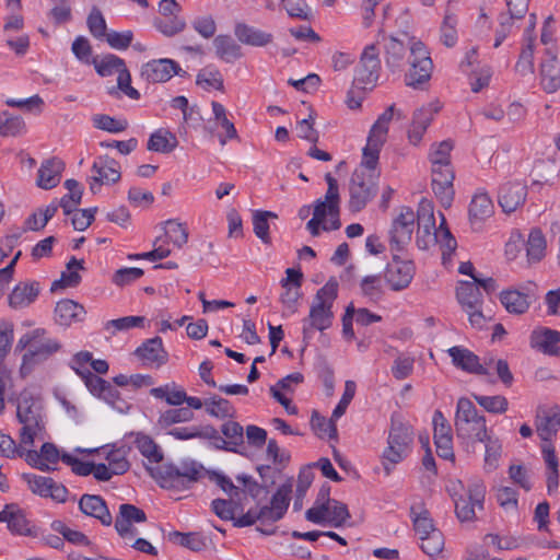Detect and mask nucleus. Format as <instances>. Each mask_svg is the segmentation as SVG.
<instances>
[{
  "mask_svg": "<svg viewBox=\"0 0 560 560\" xmlns=\"http://www.w3.org/2000/svg\"><path fill=\"white\" fill-rule=\"evenodd\" d=\"M384 59L392 71H400L409 65L406 84L416 88L432 74L433 62L425 45L417 37L401 33L398 36L382 35Z\"/></svg>",
  "mask_w": 560,
  "mask_h": 560,
  "instance_id": "1",
  "label": "nucleus"
},
{
  "mask_svg": "<svg viewBox=\"0 0 560 560\" xmlns=\"http://www.w3.org/2000/svg\"><path fill=\"white\" fill-rule=\"evenodd\" d=\"M416 243L417 246L423 250L439 244L444 258L446 255H451L457 245L456 240L445 226V218L443 214H441L440 226H435L433 203L425 198L421 199L418 206V232Z\"/></svg>",
  "mask_w": 560,
  "mask_h": 560,
  "instance_id": "2",
  "label": "nucleus"
},
{
  "mask_svg": "<svg viewBox=\"0 0 560 560\" xmlns=\"http://www.w3.org/2000/svg\"><path fill=\"white\" fill-rule=\"evenodd\" d=\"M338 294V283L327 281L315 294L310 312L302 319V335L305 340L313 337L315 331H324L331 327L334 320L332 305Z\"/></svg>",
  "mask_w": 560,
  "mask_h": 560,
  "instance_id": "3",
  "label": "nucleus"
},
{
  "mask_svg": "<svg viewBox=\"0 0 560 560\" xmlns=\"http://www.w3.org/2000/svg\"><path fill=\"white\" fill-rule=\"evenodd\" d=\"M328 185L324 199H318L314 206L313 218L306 223V229L313 236H318L320 231H334L340 228L339 188L331 174H326Z\"/></svg>",
  "mask_w": 560,
  "mask_h": 560,
  "instance_id": "4",
  "label": "nucleus"
},
{
  "mask_svg": "<svg viewBox=\"0 0 560 560\" xmlns=\"http://www.w3.org/2000/svg\"><path fill=\"white\" fill-rule=\"evenodd\" d=\"M305 517L314 524L339 527L350 518V514L346 504L330 498V487L323 486Z\"/></svg>",
  "mask_w": 560,
  "mask_h": 560,
  "instance_id": "5",
  "label": "nucleus"
},
{
  "mask_svg": "<svg viewBox=\"0 0 560 560\" xmlns=\"http://www.w3.org/2000/svg\"><path fill=\"white\" fill-rule=\"evenodd\" d=\"M59 348L57 341L46 336V330L35 328L22 335L16 343V350H25L23 354L20 372L23 376L27 375L35 361L46 359Z\"/></svg>",
  "mask_w": 560,
  "mask_h": 560,
  "instance_id": "6",
  "label": "nucleus"
},
{
  "mask_svg": "<svg viewBox=\"0 0 560 560\" xmlns=\"http://www.w3.org/2000/svg\"><path fill=\"white\" fill-rule=\"evenodd\" d=\"M378 173L376 166L361 162L353 172L349 185V209L359 212L374 198L377 191Z\"/></svg>",
  "mask_w": 560,
  "mask_h": 560,
  "instance_id": "7",
  "label": "nucleus"
},
{
  "mask_svg": "<svg viewBox=\"0 0 560 560\" xmlns=\"http://www.w3.org/2000/svg\"><path fill=\"white\" fill-rule=\"evenodd\" d=\"M455 428L459 439L485 442L487 438L491 436L485 416L480 415L474 404L465 397L457 401Z\"/></svg>",
  "mask_w": 560,
  "mask_h": 560,
  "instance_id": "8",
  "label": "nucleus"
},
{
  "mask_svg": "<svg viewBox=\"0 0 560 560\" xmlns=\"http://www.w3.org/2000/svg\"><path fill=\"white\" fill-rule=\"evenodd\" d=\"M413 432L410 425L401 422H394L390 427L387 446L382 453V464L389 474L395 465L400 463L411 451Z\"/></svg>",
  "mask_w": 560,
  "mask_h": 560,
  "instance_id": "9",
  "label": "nucleus"
},
{
  "mask_svg": "<svg viewBox=\"0 0 560 560\" xmlns=\"http://www.w3.org/2000/svg\"><path fill=\"white\" fill-rule=\"evenodd\" d=\"M395 115H397L398 118L401 117V113L395 108V105H390L377 117L375 122L372 125L362 154V162L365 165H377L381 150L387 140L389 125Z\"/></svg>",
  "mask_w": 560,
  "mask_h": 560,
  "instance_id": "10",
  "label": "nucleus"
},
{
  "mask_svg": "<svg viewBox=\"0 0 560 560\" xmlns=\"http://www.w3.org/2000/svg\"><path fill=\"white\" fill-rule=\"evenodd\" d=\"M202 475V467L195 462H182L179 465L164 464L161 471L153 472V479L162 488L186 489Z\"/></svg>",
  "mask_w": 560,
  "mask_h": 560,
  "instance_id": "11",
  "label": "nucleus"
},
{
  "mask_svg": "<svg viewBox=\"0 0 560 560\" xmlns=\"http://www.w3.org/2000/svg\"><path fill=\"white\" fill-rule=\"evenodd\" d=\"M416 222L418 223V211L409 207H400L393 219L389 230V244L392 250L404 249L412 238Z\"/></svg>",
  "mask_w": 560,
  "mask_h": 560,
  "instance_id": "12",
  "label": "nucleus"
},
{
  "mask_svg": "<svg viewBox=\"0 0 560 560\" xmlns=\"http://www.w3.org/2000/svg\"><path fill=\"white\" fill-rule=\"evenodd\" d=\"M91 173L88 182L93 194H97L103 185L116 184L121 178L119 162L106 154L95 158Z\"/></svg>",
  "mask_w": 560,
  "mask_h": 560,
  "instance_id": "13",
  "label": "nucleus"
},
{
  "mask_svg": "<svg viewBox=\"0 0 560 560\" xmlns=\"http://www.w3.org/2000/svg\"><path fill=\"white\" fill-rule=\"evenodd\" d=\"M486 487L482 481L471 482L465 494H454L455 512L460 522H470L476 517V509L483 508Z\"/></svg>",
  "mask_w": 560,
  "mask_h": 560,
  "instance_id": "14",
  "label": "nucleus"
},
{
  "mask_svg": "<svg viewBox=\"0 0 560 560\" xmlns=\"http://www.w3.org/2000/svg\"><path fill=\"white\" fill-rule=\"evenodd\" d=\"M381 62L375 44L368 45L355 70L354 81L362 89H372L380 77Z\"/></svg>",
  "mask_w": 560,
  "mask_h": 560,
  "instance_id": "15",
  "label": "nucleus"
},
{
  "mask_svg": "<svg viewBox=\"0 0 560 560\" xmlns=\"http://www.w3.org/2000/svg\"><path fill=\"white\" fill-rule=\"evenodd\" d=\"M22 479L26 482L28 489L36 495L49 498L58 503L67 501V488L50 477L36 474H23Z\"/></svg>",
  "mask_w": 560,
  "mask_h": 560,
  "instance_id": "16",
  "label": "nucleus"
},
{
  "mask_svg": "<svg viewBox=\"0 0 560 560\" xmlns=\"http://www.w3.org/2000/svg\"><path fill=\"white\" fill-rule=\"evenodd\" d=\"M140 454L144 457V466L153 478L154 471H161L163 465L164 454L160 445L154 440L142 432L130 433L128 436Z\"/></svg>",
  "mask_w": 560,
  "mask_h": 560,
  "instance_id": "17",
  "label": "nucleus"
},
{
  "mask_svg": "<svg viewBox=\"0 0 560 560\" xmlns=\"http://www.w3.org/2000/svg\"><path fill=\"white\" fill-rule=\"evenodd\" d=\"M535 427L541 440L540 451L544 447L555 448L552 441L560 429V410L557 407L538 409L535 417Z\"/></svg>",
  "mask_w": 560,
  "mask_h": 560,
  "instance_id": "18",
  "label": "nucleus"
},
{
  "mask_svg": "<svg viewBox=\"0 0 560 560\" xmlns=\"http://www.w3.org/2000/svg\"><path fill=\"white\" fill-rule=\"evenodd\" d=\"M416 272V267L410 259H401L397 255L385 269L386 283L393 291H401L409 287Z\"/></svg>",
  "mask_w": 560,
  "mask_h": 560,
  "instance_id": "19",
  "label": "nucleus"
},
{
  "mask_svg": "<svg viewBox=\"0 0 560 560\" xmlns=\"http://www.w3.org/2000/svg\"><path fill=\"white\" fill-rule=\"evenodd\" d=\"M454 178L455 173L453 166H431L432 190L441 205L445 208H448L454 199Z\"/></svg>",
  "mask_w": 560,
  "mask_h": 560,
  "instance_id": "20",
  "label": "nucleus"
},
{
  "mask_svg": "<svg viewBox=\"0 0 560 560\" xmlns=\"http://www.w3.org/2000/svg\"><path fill=\"white\" fill-rule=\"evenodd\" d=\"M527 198V186L517 179L505 180L498 190V202L503 212L512 213L521 208Z\"/></svg>",
  "mask_w": 560,
  "mask_h": 560,
  "instance_id": "21",
  "label": "nucleus"
},
{
  "mask_svg": "<svg viewBox=\"0 0 560 560\" xmlns=\"http://www.w3.org/2000/svg\"><path fill=\"white\" fill-rule=\"evenodd\" d=\"M135 357L145 368L159 369L168 360V353L163 347L160 337H153L143 341L136 350Z\"/></svg>",
  "mask_w": 560,
  "mask_h": 560,
  "instance_id": "22",
  "label": "nucleus"
},
{
  "mask_svg": "<svg viewBox=\"0 0 560 560\" xmlns=\"http://www.w3.org/2000/svg\"><path fill=\"white\" fill-rule=\"evenodd\" d=\"M180 66L168 58L150 60L141 68V77L149 82L161 83L180 74Z\"/></svg>",
  "mask_w": 560,
  "mask_h": 560,
  "instance_id": "23",
  "label": "nucleus"
},
{
  "mask_svg": "<svg viewBox=\"0 0 560 560\" xmlns=\"http://www.w3.org/2000/svg\"><path fill=\"white\" fill-rule=\"evenodd\" d=\"M211 107L212 118L208 121L207 130L213 135L214 129H222V132L217 133L221 145H225L229 140L237 139V130L229 118L225 107L218 102H212Z\"/></svg>",
  "mask_w": 560,
  "mask_h": 560,
  "instance_id": "24",
  "label": "nucleus"
},
{
  "mask_svg": "<svg viewBox=\"0 0 560 560\" xmlns=\"http://www.w3.org/2000/svg\"><path fill=\"white\" fill-rule=\"evenodd\" d=\"M539 79L541 88L547 93H555L560 89V61L551 48L546 49L540 63Z\"/></svg>",
  "mask_w": 560,
  "mask_h": 560,
  "instance_id": "25",
  "label": "nucleus"
},
{
  "mask_svg": "<svg viewBox=\"0 0 560 560\" xmlns=\"http://www.w3.org/2000/svg\"><path fill=\"white\" fill-rule=\"evenodd\" d=\"M291 492L292 482L287 481L282 483L272 495L270 505L260 510L258 518L270 522H277L282 518L288 510Z\"/></svg>",
  "mask_w": 560,
  "mask_h": 560,
  "instance_id": "26",
  "label": "nucleus"
},
{
  "mask_svg": "<svg viewBox=\"0 0 560 560\" xmlns=\"http://www.w3.org/2000/svg\"><path fill=\"white\" fill-rule=\"evenodd\" d=\"M145 521V514L142 510L131 504H121L119 515L116 518L115 528L117 533L126 540L131 541L137 534L135 523Z\"/></svg>",
  "mask_w": 560,
  "mask_h": 560,
  "instance_id": "27",
  "label": "nucleus"
},
{
  "mask_svg": "<svg viewBox=\"0 0 560 560\" xmlns=\"http://www.w3.org/2000/svg\"><path fill=\"white\" fill-rule=\"evenodd\" d=\"M45 440L46 429L44 422L22 425L19 432V442L16 443L18 458L26 460L25 454L33 453L36 450V443H42Z\"/></svg>",
  "mask_w": 560,
  "mask_h": 560,
  "instance_id": "28",
  "label": "nucleus"
},
{
  "mask_svg": "<svg viewBox=\"0 0 560 560\" xmlns=\"http://www.w3.org/2000/svg\"><path fill=\"white\" fill-rule=\"evenodd\" d=\"M16 417L21 425L44 422L40 404L28 390H23L18 398Z\"/></svg>",
  "mask_w": 560,
  "mask_h": 560,
  "instance_id": "29",
  "label": "nucleus"
},
{
  "mask_svg": "<svg viewBox=\"0 0 560 560\" xmlns=\"http://www.w3.org/2000/svg\"><path fill=\"white\" fill-rule=\"evenodd\" d=\"M469 221L474 229L478 230L494 213L492 199L486 191H477L469 205Z\"/></svg>",
  "mask_w": 560,
  "mask_h": 560,
  "instance_id": "30",
  "label": "nucleus"
},
{
  "mask_svg": "<svg viewBox=\"0 0 560 560\" xmlns=\"http://www.w3.org/2000/svg\"><path fill=\"white\" fill-rule=\"evenodd\" d=\"M100 459H104L105 464L115 475L125 474L129 467L128 447L126 445H107L95 451Z\"/></svg>",
  "mask_w": 560,
  "mask_h": 560,
  "instance_id": "31",
  "label": "nucleus"
},
{
  "mask_svg": "<svg viewBox=\"0 0 560 560\" xmlns=\"http://www.w3.org/2000/svg\"><path fill=\"white\" fill-rule=\"evenodd\" d=\"M26 463L36 469L46 471L50 470L55 467V465L61 459L62 455H60L59 450L55 444L46 442H42L39 451L35 450L33 453H27Z\"/></svg>",
  "mask_w": 560,
  "mask_h": 560,
  "instance_id": "32",
  "label": "nucleus"
},
{
  "mask_svg": "<svg viewBox=\"0 0 560 560\" xmlns=\"http://www.w3.org/2000/svg\"><path fill=\"white\" fill-rule=\"evenodd\" d=\"M447 353L452 358V362L456 368L471 374H488V369L485 364L479 362V358L470 350L460 346H455L450 348Z\"/></svg>",
  "mask_w": 560,
  "mask_h": 560,
  "instance_id": "33",
  "label": "nucleus"
},
{
  "mask_svg": "<svg viewBox=\"0 0 560 560\" xmlns=\"http://www.w3.org/2000/svg\"><path fill=\"white\" fill-rule=\"evenodd\" d=\"M40 292V285L36 281L18 283L9 295V305L14 310H22L33 304Z\"/></svg>",
  "mask_w": 560,
  "mask_h": 560,
  "instance_id": "34",
  "label": "nucleus"
},
{
  "mask_svg": "<svg viewBox=\"0 0 560 560\" xmlns=\"http://www.w3.org/2000/svg\"><path fill=\"white\" fill-rule=\"evenodd\" d=\"M65 170V163L58 158L45 160L38 168L36 184L42 189H51L56 187L61 179Z\"/></svg>",
  "mask_w": 560,
  "mask_h": 560,
  "instance_id": "35",
  "label": "nucleus"
},
{
  "mask_svg": "<svg viewBox=\"0 0 560 560\" xmlns=\"http://www.w3.org/2000/svg\"><path fill=\"white\" fill-rule=\"evenodd\" d=\"M83 305L69 299L60 300L55 307V322L63 327L82 322L85 317Z\"/></svg>",
  "mask_w": 560,
  "mask_h": 560,
  "instance_id": "36",
  "label": "nucleus"
},
{
  "mask_svg": "<svg viewBox=\"0 0 560 560\" xmlns=\"http://www.w3.org/2000/svg\"><path fill=\"white\" fill-rule=\"evenodd\" d=\"M0 523H7L12 534L28 536L32 534L30 522L22 510L14 504H8L0 511Z\"/></svg>",
  "mask_w": 560,
  "mask_h": 560,
  "instance_id": "37",
  "label": "nucleus"
},
{
  "mask_svg": "<svg viewBox=\"0 0 560 560\" xmlns=\"http://www.w3.org/2000/svg\"><path fill=\"white\" fill-rule=\"evenodd\" d=\"M79 506L84 514L100 520L103 525L112 524V515L101 497L84 494L80 499Z\"/></svg>",
  "mask_w": 560,
  "mask_h": 560,
  "instance_id": "38",
  "label": "nucleus"
},
{
  "mask_svg": "<svg viewBox=\"0 0 560 560\" xmlns=\"http://www.w3.org/2000/svg\"><path fill=\"white\" fill-rule=\"evenodd\" d=\"M234 34L241 43L255 47L266 46L272 40V35L270 33L245 23L236 24Z\"/></svg>",
  "mask_w": 560,
  "mask_h": 560,
  "instance_id": "39",
  "label": "nucleus"
},
{
  "mask_svg": "<svg viewBox=\"0 0 560 560\" xmlns=\"http://www.w3.org/2000/svg\"><path fill=\"white\" fill-rule=\"evenodd\" d=\"M530 342L534 348L553 354L557 352L560 342V332L547 327H538L533 330Z\"/></svg>",
  "mask_w": 560,
  "mask_h": 560,
  "instance_id": "40",
  "label": "nucleus"
},
{
  "mask_svg": "<svg viewBox=\"0 0 560 560\" xmlns=\"http://www.w3.org/2000/svg\"><path fill=\"white\" fill-rule=\"evenodd\" d=\"M81 377L92 395L114 405L113 399L117 396V392L108 382L93 374L91 371H86V374Z\"/></svg>",
  "mask_w": 560,
  "mask_h": 560,
  "instance_id": "41",
  "label": "nucleus"
},
{
  "mask_svg": "<svg viewBox=\"0 0 560 560\" xmlns=\"http://www.w3.org/2000/svg\"><path fill=\"white\" fill-rule=\"evenodd\" d=\"M542 459L546 465V487L549 495L555 494L559 488V460L555 448L549 446L542 450Z\"/></svg>",
  "mask_w": 560,
  "mask_h": 560,
  "instance_id": "42",
  "label": "nucleus"
},
{
  "mask_svg": "<svg viewBox=\"0 0 560 560\" xmlns=\"http://www.w3.org/2000/svg\"><path fill=\"white\" fill-rule=\"evenodd\" d=\"M176 136L165 128H160L150 135L147 149L152 152L171 153L177 147Z\"/></svg>",
  "mask_w": 560,
  "mask_h": 560,
  "instance_id": "43",
  "label": "nucleus"
},
{
  "mask_svg": "<svg viewBox=\"0 0 560 560\" xmlns=\"http://www.w3.org/2000/svg\"><path fill=\"white\" fill-rule=\"evenodd\" d=\"M456 296L463 310L480 306L482 302L480 289L474 281H459Z\"/></svg>",
  "mask_w": 560,
  "mask_h": 560,
  "instance_id": "44",
  "label": "nucleus"
},
{
  "mask_svg": "<svg viewBox=\"0 0 560 560\" xmlns=\"http://www.w3.org/2000/svg\"><path fill=\"white\" fill-rule=\"evenodd\" d=\"M24 119L8 110L0 112V137H20L26 133Z\"/></svg>",
  "mask_w": 560,
  "mask_h": 560,
  "instance_id": "45",
  "label": "nucleus"
},
{
  "mask_svg": "<svg viewBox=\"0 0 560 560\" xmlns=\"http://www.w3.org/2000/svg\"><path fill=\"white\" fill-rule=\"evenodd\" d=\"M277 213L272 211L255 210L253 211V230L255 235L264 243L269 244L271 242L269 234V221L276 220Z\"/></svg>",
  "mask_w": 560,
  "mask_h": 560,
  "instance_id": "46",
  "label": "nucleus"
},
{
  "mask_svg": "<svg viewBox=\"0 0 560 560\" xmlns=\"http://www.w3.org/2000/svg\"><path fill=\"white\" fill-rule=\"evenodd\" d=\"M485 443L483 470L492 472L500 466L502 443L498 438L489 436Z\"/></svg>",
  "mask_w": 560,
  "mask_h": 560,
  "instance_id": "47",
  "label": "nucleus"
},
{
  "mask_svg": "<svg viewBox=\"0 0 560 560\" xmlns=\"http://www.w3.org/2000/svg\"><path fill=\"white\" fill-rule=\"evenodd\" d=\"M500 300L509 313L523 314L529 306L528 295L517 290L502 292Z\"/></svg>",
  "mask_w": 560,
  "mask_h": 560,
  "instance_id": "48",
  "label": "nucleus"
},
{
  "mask_svg": "<svg viewBox=\"0 0 560 560\" xmlns=\"http://www.w3.org/2000/svg\"><path fill=\"white\" fill-rule=\"evenodd\" d=\"M213 46L217 55L226 62H232L241 57L240 46L228 35L217 36Z\"/></svg>",
  "mask_w": 560,
  "mask_h": 560,
  "instance_id": "49",
  "label": "nucleus"
},
{
  "mask_svg": "<svg viewBox=\"0 0 560 560\" xmlns=\"http://www.w3.org/2000/svg\"><path fill=\"white\" fill-rule=\"evenodd\" d=\"M163 232L172 243L174 248H183L188 242L187 226L176 220H167L163 224Z\"/></svg>",
  "mask_w": 560,
  "mask_h": 560,
  "instance_id": "50",
  "label": "nucleus"
},
{
  "mask_svg": "<svg viewBox=\"0 0 560 560\" xmlns=\"http://www.w3.org/2000/svg\"><path fill=\"white\" fill-rule=\"evenodd\" d=\"M535 37L530 34L524 38L523 48L516 62V71L522 75L534 72Z\"/></svg>",
  "mask_w": 560,
  "mask_h": 560,
  "instance_id": "51",
  "label": "nucleus"
},
{
  "mask_svg": "<svg viewBox=\"0 0 560 560\" xmlns=\"http://www.w3.org/2000/svg\"><path fill=\"white\" fill-rule=\"evenodd\" d=\"M196 83L206 91H220L223 89V77L215 67L208 66L198 72Z\"/></svg>",
  "mask_w": 560,
  "mask_h": 560,
  "instance_id": "52",
  "label": "nucleus"
},
{
  "mask_svg": "<svg viewBox=\"0 0 560 560\" xmlns=\"http://www.w3.org/2000/svg\"><path fill=\"white\" fill-rule=\"evenodd\" d=\"M150 394L155 398L164 399L171 406H180L186 399V393L174 383L153 387Z\"/></svg>",
  "mask_w": 560,
  "mask_h": 560,
  "instance_id": "53",
  "label": "nucleus"
},
{
  "mask_svg": "<svg viewBox=\"0 0 560 560\" xmlns=\"http://www.w3.org/2000/svg\"><path fill=\"white\" fill-rule=\"evenodd\" d=\"M411 517L413 528L419 540L425 536L432 535L433 532H440V529L435 527L430 513L427 510L421 509L419 512H417L416 508H412Z\"/></svg>",
  "mask_w": 560,
  "mask_h": 560,
  "instance_id": "54",
  "label": "nucleus"
},
{
  "mask_svg": "<svg viewBox=\"0 0 560 560\" xmlns=\"http://www.w3.org/2000/svg\"><path fill=\"white\" fill-rule=\"evenodd\" d=\"M546 240L542 232L538 229L530 231L526 243V254L528 261H539L546 253Z\"/></svg>",
  "mask_w": 560,
  "mask_h": 560,
  "instance_id": "55",
  "label": "nucleus"
},
{
  "mask_svg": "<svg viewBox=\"0 0 560 560\" xmlns=\"http://www.w3.org/2000/svg\"><path fill=\"white\" fill-rule=\"evenodd\" d=\"M65 187L68 190V194L61 198L60 207L66 214H70L75 210L77 206L80 205L83 190L75 179H67L65 182Z\"/></svg>",
  "mask_w": 560,
  "mask_h": 560,
  "instance_id": "56",
  "label": "nucleus"
},
{
  "mask_svg": "<svg viewBox=\"0 0 560 560\" xmlns=\"http://www.w3.org/2000/svg\"><path fill=\"white\" fill-rule=\"evenodd\" d=\"M454 145L451 140H443L432 144L429 153L431 166H453L451 162V153Z\"/></svg>",
  "mask_w": 560,
  "mask_h": 560,
  "instance_id": "57",
  "label": "nucleus"
},
{
  "mask_svg": "<svg viewBox=\"0 0 560 560\" xmlns=\"http://www.w3.org/2000/svg\"><path fill=\"white\" fill-rule=\"evenodd\" d=\"M194 419V413L189 408H174L161 412L158 419V427L168 429L173 424L188 422Z\"/></svg>",
  "mask_w": 560,
  "mask_h": 560,
  "instance_id": "58",
  "label": "nucleus"
},
{
  "mask_svg": "<svg viewBox=\"0 0 560 560\" xmlns=\"http://www.w3.org/2000/svg\"><path fill=\"white\" fill-rule=\"evenodd\" d=\"M495 0H482L475 21V34L478 37H487L491 28V16L493 15L492 4Z\"/></svg>",
  "mask_w": 560,
  "mask_h": 560,
  "instance_id": "59",
  "label": "nucleus"
},
{
  "mask_svg": "<svg viewBox=\"0 0 560 560\" xmlns=\"http://www.w3.org/2000/svg\"><path fill=\"white\" fill-rule=\"evenodd\" d=\"M457 24L458 19L457 15L446 10L442 24H441V42L446 47H453L457 43L458 35H457Z\"/></svg>",
  "mask_w": 560,
  "mask_h": 560,
  "instance_id": "60",
  "label": "nucleus"
},
{
  "mask_svg": "<svg viewBox=\"0 0 560 560\" xmlns=\"http://www.w3.org/2000/svg\"><path fill=\"white\" fill-rule=\"evenodd\" d=\"M495 499L499 506L504 513L516 515L518 512V494L517 491L511 487H499L495 492Z\"/></svg>",
  "mask_w": 560,
  "mask_h": 560,
  "instance_id": "61",
  "label": "nucleus"
},
{
  "mask_svg": "<svg viewBox=\"0 0 560 560\" xmlns=\"http://www.w3.org/2000/svg\"><path fill=\"white\" fill-rule=\"evenodd\" d=\"M58 205L51 202L45 208L36 210L26 221L25 226L30 231H39L46 226L48 221L56 214Z\"/></svg>",
  "mask_w": 560,
  "mask_h": 560,
  "instance_id": "62",
  "label": "nucleus"
},
{
  "mask_svg": "<svg viewBox=\"0 0 560 560\" xmlns=\"http://www.w3.org/2000/svg\"><path fill=\"white\" fill-rule=\"evenodd\" d=\"M92 122L96 129L109 133H119L128 128V121L126 119L115 118L105 114L93 115Z\"/></svg>",
  "mask_w": 560,
  "mask_h": 560,
  "instance_id": "63",
  "label": "nucleus"
},
{
  "mask_svg": "<svg viewBox=\"0 0 560 560\" xmlns=\"http://www.w3.org/2000/svg\"><path fill=\"white\" fill-rule=\"evenodd\" d=\"M205 409L208 415L215 418H228L234 415V408L229 400L212 396L205 400Z\"/></svg>",
  "mask_w": 560,
  "mask_h": 560,
  "instance_id": "64",
  "label": "nucleus"
}]
</instances>
